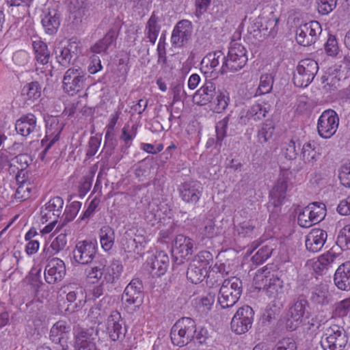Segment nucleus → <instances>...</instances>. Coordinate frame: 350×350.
Returning a JSON list of instances; mask_svg holds the SVG:
<instances>
[{"instance_id": "obj_1", "label": "nucleus", "mask_w": 350, "mask_h": 350, "mask_svg": "<svg viewBox=\"0 0 350 350\" xmlns=\"http://www.w3.org/2000/svg\"><path fill=\"white\" fill-rule=\"evenodd\" d=\"M208 337V330L204 327H197L195 321L189 317L178 320L170 332L172 342L178 347L187 345L193 340L202 344Z\"/></svg>"}, {"instance_id": "obj_2", "label": "nucleus", "mask_w": 350, "mask_h": 350, "mask_svg": "<svg viewBox=\"0 0 350 350\" xmlns=\"http://www.w3.org/2000/svg\"><path fill=\"white\" fill-rule=\"evenodd\" d=\"M85 271L88 279L93 284L102 282L103 284H113L119 278L122 265L118 260H113L107 265V260L103 257L96 258L90 263Z\"/></svg>"}, {"instance_id": "obj_3", "label": "nucleus", "mask_w": 350, "mask_h": 350, "mask_svg": "<svg viewBox=\"0 0 350 350\" xmlns=\"http://www.w3.org/2000/svg\"><path fill=\"white\" fill-rule=\"evenodd\" d=\"M243 291L242 281L232 277L224 280L219 288L217 301L222 308L232 307L239 299Z\"/></svg>"}, {"instance_id": "obj_4", "label": "nucleus", "mask_w": 350, "mask_h": 350, "mask_svg": "<svg viewBox=\"0 0 350 350\" xmlns=\"http://www.w3.org/2000/svg\"><path fill=\"white\" fill-rule=\"evenodd\" d=\"M247 60L246 49L240 43L232 42L220 71L222 74L239 71L245 66Z\"/></svg>"}, {"instance_id": "obj_5", "label": "nucleus", "mask_w": 350, "mask_h": 350, "mask_svg": "<svg viewBox=\"0 0 350 350\" xmlns=\"http://www.w3.org/2000/svg\"><path fill=\"white\" fill-rule=\"evenodd\" d=\"M212 260V255L208 251H201L196 254L189 263L187 278L193 284L200 283L207 275Z\"/></svg>"}, {"instance_id": "obj_6", "label": "nucleus", "mask_w": 350, "mask_h": 350, "mask_svg": "<svg viewBox=\"0 0 350 350\" xmlns=\"http://www.w3.org/2000/svg\"><path fill=\"white\" fill-rule=\"evenodd\" d=\"M256 288L263 290L272 299H280L284 293V282L277 274H257L254 279Z\"/></svg>"}, {"instance_id": "obj_7", "label": "nucleus", "mask_w": 350, "mask_h": 350, "mask_svg": "<svg viewBox=\"0 0 350 350\" xmlns=\"http://www.w3.org/2000/svg\"><path fill=\"white\" fill-rule=\"evenodd\" d=\"M348 342L345 329L338 325L332 324L326 329L321 345L324 350H343Z\"/></svg>"}, {"instance_id": "obj_8", "label": "nucleus", "mask_w": 350, "mask_h": 350, "mask_svg": "<svg viewBox=\"0 0 350 350\" xmlns=\"http://www.w3.org/2000/svg\"><path fill=\"white\" fill-rule=\"evenodd\" d=\"M319 70L318 63L310 58L301 60L293 75V83L295 86L306 88L314 79Z\"/></svg>"}, {"instance_id": "obj_9", "label": "nucleus", "mask_w": 350, "mask_h": 350, "mask_svg": "<svg viewBox=\"0 0 350 350\" xmlns=\"http://www.w3.org/2000/svg\"><path fill=\"white\" fill-rule=\"evenodd\" d=\"M64 126V123L57 116H49L46 119V135L41 141L44 150L39 157L44 160L47 152L59 139L60 133Z\"/></svg>"}, {"instance_id": "obj_10", "label": "nucleus", "mask_w": 350, "mask_h": 350, "mask_svg": "<svg viewBox=\"0 0 350 350\" xmlns=\"http://www.w3.org/2000/svg\"><path fill=\"white\" fill-rule=\"evenodd\" d=\"M86 79V72L81 67L68 68L63 78V88L66 93L74 95L85 88Z\"/></svg>"}, {"instance_id": "obj_11", "label": "nucleus", "mask_w": 350, "mask_h": 350, "mask_svg": "<svg viewBox=\"0 0 350 350\" xmlns=\"http://www.w3.org/2000/svg\"><path fill=\"white\" fill-rule=\"evenodd\" d=\"M254 312L249 306L239 308L234 314L230 327L233 332L242 334L247 332L251 327L254 321Z\"/></svg>"}, {"instance_id": "obj_12", "label": "nucleus", "mask_w": 350, "mask_h": 350, "mask_svg": "<svg viewBox=\"0 0 350 350\" xmlns=\"http://www.w3.org/2000/svg\"><path fill=\"white\" fill-rule=\"evenodd\" d=\"M339 124V118L334 110H325L317 122L319 135L325 139H329L336 132Z\"/></svg>"}, {"instance_id": "obj_13", "label": "nucleus", "mask_w": 350, "mask_h": 350, "mask_svg": "<svg viewBox=\"0 0 350 350\" xmlns=\"http://www.w3.org/2000/svg\"><path fill=\"white\" fill-rule=\"evenodd\" d=\"M322 31L320 23L316 21L300 25L296 29V40L306 46L314 44Z\"/></svg>"}, {"instance_id": "obj_14", "label": "nucleus", "mask_w": 350, "mask_h": 350, "mask_svg": "<svg viewBox=\"0 0 350 350\" xmlns=\"http://www.w3.org/2000/svg\"><path fill=\"white\" fill-rule=\"evenodd\" d=\"M96 241L89 240L81 241L77 243L73 251V258L76 262L81 265H88L98 256H96Z\"/></svg>"}, {"instance_id": "obj_15", "label": "nucleus", "mask_w": 350, "mask_h": 350, "mask_svg": "<svg viewBox=\"0 0 350 350\" xmlns=\"http://www.w3.org/2000/svg\"><path fill=\"white\" fill-rule=\"evenodd\" d=\"M308 301L304 297H298L289 309L288 317L286 321V327L290 331L296 329L301 324L304 317H308Z\"/></svg>"}, {"instance_id": "obj_16", "label": "nucleus", "mask_w": 350, "mask_h": 350, "mask_svg": "<svg viewBox=\"0 0 350 350\" xmlns=\"http://www.w3.org/2000/svg\"><path fill=\"white\" fill-rule=\"evenodd\" d=\"M98 330L93 327L78 328L75 331V350H96Z\"/></svg>"}, {"instance_id": "obj_17", "label": "nucleus", "mask_w": 350, "mask_h": 350, "mask_svg": "<svg viewBox=\"0 0 350 350\" xmlns=\"http://www.w3.org/2000/svg\"><path fill=\"white\" fill-rule=\"evenodd\" d=\"M178 191L184 202L195 205L202 195L203 187L199 181L191 180L181 183L178 187Z\"/></svg>"}, {"instance_id": "obj_18", "label": "nucleus", "mask_w": 350, "mask_h": 350, "mask_svg": "<svg viewBox=\"0 0 350 350\" xmlns=\"http://www.w3.org/2000/svg\"><path fill=\"white\" fill-rule=\"evenodd\" d=\"M193 241L183 234L176 236L173 241L172 256L177 264H181L193 253Z\"/></svg>"}, {"instance_id": "obj_19", "label": "nucleus", "mask_w": 350, "mask_h": 350, "mask_svg": "<svg viewBox=\"0 0 350 350\" xmlns=\"http://www.w3.org/2000/svg\"><path fill=\"white\" fill-rule=\"evenodd\" d=\"M64 200L59 196L51 198L42 207L40 216L42 222H47L49 220L50 224H55L62 213Z\"/></svg>"}, {"instance_id": "obj_20", "label": "nucleus", "mask_w": 350, "mask_h": 350, "mask_svg": "<svg viewBox=\"0 0 350 350\" xmlns=\"http://www.w3.org/2000/svg\"><path fill=\"white\" fill-rule=\"evenodd\" d=\"M143 284L139 279H133L126 286L122 295V300L126 306L139 307L144 299Z\"/></svg>"}, {"instance_id": "obj_21", "label": "nucleus", "mask_w": 350, "mask_h": 350, "mask_svg": "<svg viewBox=\"0 0 350 350\" xmlns=\"http://www.w3.org/2000/svg\"><path fill=\"white\" fill-rule=\"evenodd\" d=\"M65 275L66 265L62 260L53 258L49 260L44 269V279L48 284H53L62 281Z\"/></svg>"}, {"instance_id": "obj_22", "label": "nucleus", "mask_w": 350, "mask_h": 350, "mask_svg": "<svg viewBox=\"0 0 350 350\" xmlns=\"http://www.w3.org/2000/svg\"><path fill=\"white\" fill-rule=\"evenodd\" d=\"M193 25L189 20L178 21L172 31L171 42L174 46H182L191 38Z\"/></svg>"}, {"instance_id": "obj_23", "label": "nucleus", "mask_w": 350, "mask_h": 350, "mask_svg": "<svg viewBox=\"0 0 350 350\" xmlns=\"http://www.w3.org/2000/svg\"><path fill=\"white\" fill-rule=\"evenodd\" d=\"M37 118L33 113L22 115L15 123V130L18 135L28 137L40 131Z\"/></svg>"}, {"instance_id": "obj_24", "label": "nucleus", "mask_w": 350, "mask_h": 350, "mask_svg": "<svg viewBox=\"0 0 350 350\" xmlns=\"http://www.w3.org/2000/svg\"><path fill=\"white\" fill-rule=\"evenodd\" d=\"M327 233L321 228H313L306 237L305 243L308 251L315 253L319 252L325 243Z\"/></svg>"}, {"instance_id": "obj_25", "label": "nucleus", "mask_w": 350, "mask_h": 350, "mask_svg": "<svg viewBox=\"0 0 350 350\" xmlns=\"http://www.w3.org/2000/svg\"><path fill=\"white\" fill-rule=\"evenodd\" d=\"M122 324L123 320L120 313L117 310L112 311L107 318V332L113 341H116L124 336Z\"/></svg>"}, {"instance_id": "obj_26", "label": "nucleus", "mask_w": 350, "mask_h": 350, "mask_svg": "<svg viewBox=\"0 0 350 350\" xmlns=\"http://www.w3.org/2000/svg\"><path fill=\"white\" fill-rule=\"evenodd\" d=\"M79 49V43L75 40H70L65 46H58L55 49V55L57 62L64 67H67Z\"/></svg>"}, {"instance_id": "obj_27", "label": "nucleus", "mask_w": 350, "mask_h": 350, "mask_svg": "<svg viewBox=\"0 0 350 350\" xmlns=\"http://www.w3.org/2000/svg\"><path fill=\"white\" fill-rule=\"evenodd\" d=\"M118 30L119 27L118 26L111 27L103 38L91 46V51L96 54L101 53L107 54V50L116 43Z\"/></svg>"}, {"instance_id": "obj_28", "label": "nucleus", "mask_w": 350, "mask_h": 350, "mask_svg": "<svg viewBox=\"0 0 350 350\" xmlns=\"http://www.w3.org/2000/svg\"><path fill=\"white\" fill-rule=\"evenodd\" d=\"M169 257L163 251H159L148 261L150 273L153 277H160L165 274L169 266Z\"/></svg>"}, {"instance_id": "obj_29", "label": "nucleus", "mask_w": 350, "mask_h": 350, "mask_svg": "<svg viewBox=\"0 0 350 350\" xmlns=\"http://www.w3.org/2000/svg\"><path fill=\"white\" fill-rule=\"evenodd\" d=\"M216 86L211 81H207L193 95V101L198 105H205L213 100L217 94Z\"/></svg>"}, {"instance_id": "obj_30", "label": "nucleus", "mask_w": 350, "mask_h": 350, "mask_svg": "<svg viewBox=\"0 0 350 350\" xmlns=\"http://www.w3.org/2000/svg\"><path fill=\"white\" fill-rule=\"evenodd\" d=\"M41 23L45 32L49 35H53L60 26V13L55 9H48L44 12Z\"/></svg>"}, {"instance_id": "obj_31", "label": "nucleus", "mask_w": 350, "mask_h": 350, "mask_svg": "<svg viewBox=\"0 0 350 350\" xmlns=\"http://www.w3.org/2000/svg\"><path fill=\"white\" fill-rule=\"evenodd\" d=\"M161 18L153 12L146 23L144 28V39L152 45L156 43L161 29Z\"/></svg>"}, {"instance_id": "obj_32", "label": "nucleus", "mask_w": 350, "mask_h": 350, "mask_svg": "<svg viewBox=\"0 0 350 350\" xmlns=\"http://www.w3.org/2000/svg\"><path fill=\"white\" fill-rule=\"evenodd\" d=\"M287 188L286 178L285 177H280L270 193L271 199L269 201V208L273 206L274 208H276V211H278L286 197Z\"/></svg>"}, {"instance_id": "obj_33", "label": "nucleus", "mask_w": 350, "mask_h": 350, "mask_svg": "<svg viewBox=\"0 0 350 350\" xmlns=\"http://www.w3.org/2000/svg\"><path fill=\"white\" fill-rule=\"evenodd\" d=\"M66 300L69 303L66 311L75 312L80 310L85 306L86 295L83 289L79 287L73 291H70L66 295Z\"/></svg>"}, {"instance_id": "obj_34", "label": "nucleus", "mask_w": 350, "mask_h": 350, "mask_svg": "<svg viewBox=\"0 0 350 350\" xmlns=\"http://www.w3.org/2000/svg\"><path fill=\"white\" fill-rule=\"evenodd\" d=\"M334 282L338 288L350 290V261L340 265L335 271Z\"/></svg>"}, {"instance_id": "obj_35", "label": "nucleus", "mask_w": 350, "mask_h": 350, "mask_svg": "<svg viewBox=\"0 0 350 350\" xmlns=\"http://www.w3.org/2000/svg\"><path fill=\"white\" fill-rule=\"evenodd\" d=\"M270 110L269 105L267 104H254L246 113L245 117L240 118L241 122L246 124L250 120L258 122L263 120Z\"/></svg>"}, {"instance_id": "obj_36", "label": "nucleus", "mask_w": 350, "mask_h": 350, "mask_svg": "<svg viewBox=\"0 0 350 350\" xmlns=\"http://www.w3.org/2000/svg\"><path fill=\"white\" fill-rule=\"evenodd\" d=\"M69 230L63 229L59 234L52 241L51 245L48 247L43 250V255L45 258H49L59 252L62 251L67 244V234Z\"/></svg>"}, {"instance_id": "obj_37", "label": "nucleus", "mask_w": 350, "mask_h": 350, "mask_svg": "<svg viewBox=\"0 0 350 350\" xmlns=\"http://www.w3.org/2000/svg\"><path fill=\"white\" fill-rule=\"evenodd\" d=\"M329 297L327 285L320 284L311 289L309 299L312 304L316 306H323L329 304Z\"/></svg>"}, {"instance_id": "obj_38", "label": "nucleus", "mask_w": 350, "mask_h": 350, "mask_svg": "<svg viewBox=\"0 0 350 350\" xmlns=\"http://www.w3.org/2000/svg\"><path fill=\"white\" fill-rule=\"evenodd\" d=\"M32 46L35 54L36 62L40 64L46 65L49 63L51 53L46 44L37 38L32 42Z\"/></svg>"}, {"instance_id": "obj_39", "label": "nucleus", "mask_w": 350, "mask_h": 350, "mask_svg": "<svg viewBox=\"0 0 350 350\" xmlns=\"http://www.w3.org/2000/svg\"><path fill=\"white\" fill-rule=\"evenodd\" d=\"M81 206V203L78 201H74L70 203V205L67 206L64 210V213L61 217L60 222L55 232H53V235L56 234L57 232H59L62 230L63 227L68 222L72 221L75 217L77 216L79 211L80 210Z\"/></svg>"}, {"instance_id": "obj_40", "label": "nucleus", "mask_w": 350, "mask_h": 350, "mask_svg": "<svg viewBox=\"0 0 350 350\" xmlns=\"http://www.w3.org/2000/svg\"><path fill=\"white\" fill-rule=\"evenodd\" d=\"M218 234L217 228L215 221L213 219H206L203 222V226L200 227L196 234V238L200 241H204L205 239H210L217 236Z\"/></svg>"}, {"instance_id": "obj_41", "label": "nucleus", "mask_w": 350, "mask_h": 350, "mask_svg": "<svg viewBox=\"0 0 350 350\" xmlns=\"http://www.w3.org/2000/svg\"><path fill=\"white\" fill-rule=\"evenodd\" d=\"M99 239L102 248L105 251H109L114 245L115 232L109 226H103L99 230Z\"/></svg>"}, {"instance_id": "obj_42", "label": "nucleus", "mask_w": 350, "mask_h": 350, "mask_svg": "<svg viewBox=\"0 0 350 350\" xmlns=\"http://www.w3.org/2000/svg\"><path fill=\"white\" fill-rule=\"evenodd\" d=\"M16 180L19 185L15 193V198L21 201L25 200L30 197L32 189H35L34 185L28 180H24L23 177L18 175Z\"/></svg>"}, {"instance_id": "obj_43", "label": "nucleus", "mask_w": 350, "mask_h": 350, "mask_svg": "<svg viewBox=\"0 0 350 350\" xmlns=\"http://www.w3.org/2000/svg\"><path fill=\"white\" fill-rule=\"evenodd\" d=\"M70 326L66 321H59L56 322L50 330V338L55 343H61L64 334L69 332Z\"/></svg>"}, {"instance_id": "obj_44", "label": "nucleus", "mask_w": 350, "mask_h": 350, "mask_svg": "<svg viewBox=\"0 0 350 350\" xmlns=\"http://www.w3.org/2000/svg\"><path fill=\"white\" fill-rule=\"evenodd\" d=\"M306 208H309L308 212H309L310 217L314 224L322 221L326 215V206L322 202H312L309 204Z\"/></svg>"}, {"instance_id": "obj_45", "label": "nucleus", "mask_w": 350, "mask_h": 350, "mask_svg": "<svg viewBox=\"0 0 350 350\" xmlns=\"http://www.w3.org/2000/svg\"><path fill=\"white\" fill-rule=\"evenodd\" d=\"M301 144L299 140L295 141L290 139L285 142L282 145L281 153L288 160L295 159L299 154Z\"/></svg>"}, {"instance_id": "obj_46", "label": "nucleus", "mask_w": 350, "mask_h": 350, "mask_svg": "<svg viewBox=\"0 0 350 350\" xmlns=\"http://www.w3.org/2000/svg\"><path fill=\"white\" fill-rule=\"evenodd\" d=\"M300 156L305 163L314 164L317 161V154L315 150V143L314 142H308L304 144L301 148H300Z\"/></svg>"}, {"instance_id": "obj_47", "label": "nucleus", "mask_w": 350, "mask_h": 350, "mask_svg": "<svg viewBox=\"0 0 350 350\" xmlns=\"http://www.w3.org/2000/svg\"><path fill=\"white\" fill-rule=\"evenodd\" d=\"M226 61V56L221 51H216L213 53H209L202 59V64H205L206 67H210L214 70L219 66L220 62Z\"/></svg>"}, {"instance_id": "obj_48", "label": "nucleus", "mask_w": 350, "mask_h": 350, "mask_svg": "<svg viewBox=\"0 0 350 350\" xmlns=\"http://www.w3.org/2000/svg\"><path fill=\"white\" fill-rule=\"evenodd\" d=\"M338 255L331 251L322 254L319 257L318 261L316 262L314 267L323 271L327 270L329 267H332L336 263Z\"/></svg>"}, {"instance_id": "obj_49", "label": "nucleus", "mask_w": 350, "mask_h": 350, "mask_svg": "<svg viewBox=\"0 0 350 350\" xmlns=\"http://www.w3.org/2000/svg\"><path fill=\"white\" fill-rule=\"evenodd\" d=\"M261 19V31L263 38L271 36L273 37L278 31L277 25L278 18L277 17H272L269 19Z\"/></svg>"}, {"instance_id": "obj_50", "label": "nucleus", "mask_w": 350, "mask_h": 350, "mask_svg": "<svg viewBox=\"0 0 350 350\" xmlns=\"http://www.w3.org/2000/svg\"><path fill=\"white\" fill-rule=\"evenodd\" d=\"M42 86L38 81L27 83L22 90V95L26 96L28 100H37L41 96Z\"/></svg>"}, {"instance_id": "obj_51", "label": "nucleus", "mask_w": 350, "mask_h": 350, "mask_svg": "<svg viewBox=\"0 0 350 350\" xmlns=\"http://www.w3.org/2000/svg\"><path fill=\"white\" fill-rule=\"evenodd\" d=\"M275 126L271 121H266L258 131V141L260 144L268 142L273 136Z\"/></svg>"}, {"instance_id": "obj_52", "label": "nucleus", "mask_w": 350, "mask_h": 350, "mask_svg": "<svg viewBox=\"0 0 350 350\" xmlns=\"http://www.w3.org/2000/svg\"><path fill=\"white\" fill-rule=\"evenodd\" d=\"M273 84V77L271 74H265L260 77V83L256 90V94L262 95L269 93Z\"/></svg>"}, {"instance_id": "obj_53", "label": "nucleus", "mask_w": 350, "mask_h": 350, "mask_svg": "<svg viewBox=\"0 0 350 350\" xmlns=\"http://www.w3.org/2000/svg\"><path fill=\"white\" fill-rule=\"evenodd\" d=\"M137 126L133 124L132 126L125 125L122 129V134L120 139L124 141L126 148H129L132 144V141L137 135Z\"/></svg>"}, {"instance_id": "obj_54", "label": "nucleus", "mask_w": 350, "mask_h": 350, "mask_svg": "<svg viewBox=\"0 0 350 350\" xmlns=\"http://www.w3.org/2000/svg\"><path fill=\"white\" fill-rule=\"evenodd\" d=\"M273 248L264 245L260 247L257 252L252 257V261L254 264L260 265L263 263L272 254Z\"/></svg>"}, {"instance_id": "obj_55", "label": "nucleus", "mask_w": 350, "mask_h": 350, "mask_svg": "<svg viewBox=\"0 0 350 350\" xmlns=\"http://www.w3.org/2000/svg\"><path fill=\"white\" fill-rule=\"evenodd\" d=\"M215 100V106L214 111L217 113L224 111L228 106L230 101L229 96L224 92H217Z\"/></svg>"}, {"instance_id": "obj_56", "label": "nucleus", "mask_w": 350, "mask_h": 350, "mask_svg": "<svg viewBox=\"0 0 350 350\" xmlns=\"http://www.w3.org/2000/svg\"><path fill=\"white\" fill-rule=\"evenodd\" d=\"M338 178L342 185L350 188V160L340 166L338 171Z\"/></svg>"}, {"instance_id": "obj_57", "label": "nucleus", "mask_w": 350, "mask_h": 350, "mask_svg": "<svg viewBox=\"0 0 350 350\" xmlns=\"http://www.w3.org/2000/svg\"><path fill=\"white\" fill-rule=\"evenodd\" d=\"M33 159L28 154H19L12 159V163L10 166L17 164V169L23 171L31 163Z\"/></svg>"}, {"instance_id": "obj_58", "label": "nucleus", "mask_w": 350, "mask_h": 350, "mask_svg": "<svg viewBox=\"0 0 350 350\" xmlns=\"http://www.w3.org/2000/svg\"><path fill=\"white\" fill-rule=\"evenodd\" d=\"M337 0H317V8L322 15L330 13L336 6Z\"/></svg>"}, {"instance_id": "obj_59", "label": "nucleus", "mask_w": 350, "mask_h": 350, "mask_svg": "<svg viewBox=\"0 0 350 350\" xmlns=\"http://www.w3.org/2000/svg\"><path fill=\"white\" fill-rule=\"evenodd\" d=\"M255 226L252 221H245L238 226H236L235 230L237 232L238 234L242 237H250L254 229Z\"/></svg>"}, {"instance_id": "obj_60", "label": "nucleus", "mask_w": 350, "mask_h": 350, "mask_svg": "<svg viewBox=\"0 0 350 350\" xmlns=\"http://www.w3.org/2000/svg\"><path fill=\"white\" fill-rule=\"evenodd\" d=\"M325 51L328 55L335 56L339 51L338 42L334 36L329 35L325 44Z\"/></svg>"}, {"instance_id": "obj_61", "label": "nucleus", "mask_w": 350, "mask_h": 350, "mask_svg": "<svg viewBox=\"0 0 350 350\" xmlns=\"http://www.w3.org/2000/svg\"><path fill=\"white\" fill-rule=\"evenodd\" d=\"M229 122V117L226 116L221 120L219 121L215 126L217 139L221 142L226 135V130Z\"/></svg>"}, {"instance_id": "obj_62", "label": "nucleus", "mask_w": 350, "mask_h": 350, "mask_svg": "<svg viewBox=\"0 0 350 350\" xmlns=\"http://www.w3.org/2000/svg\"><path fill=\"white\" fill-rule=\"evenodd\" d=\"M308 210L309 208L304 207L298 215L297 222L302 228H309L314 224L310 217Z\"/></svg>"}, {"instance_id": "obj_63", "label": "nucleus", "mask_w": 350, "mask_h": 350, "mask_svg": "<svg viewBox=\"0 0 350 350\" xmlns=\"http://www.w3.org/2000/svg\"><path fill=\"white\" fill-rule=\"evenodd\" d=\"M272 350H296V344L291 338H284L278 341Z\"/></svg>"}, {"instance_id": "obj_64", "label": "nucleus", "mask_w": 350, "mask_h": 350, "mask_svg": "<svg viewBox=\"0 0 350 350\" xmlns=\"http://www.w3.org/2000/svg\"><path fill=\"white\" fill-rule=\"evenodd\" d=\"M336 243L343 250L350 249V236L347 234L346 230L342 228L340 230Z\"/></svg>"}]
</instances>
